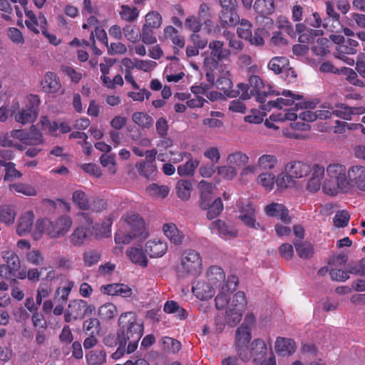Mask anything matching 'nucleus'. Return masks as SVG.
I'll return each instance as SVG.
<instances>
[{"label": "nucleus", "mask_w": 365, "mask_h": 365, "mask_svg": "<svg viewBox=\"0 0 365 365\" xmlns=\"http://www.w3.org/2000/svg\"><path fill=\"white\" fill-rule=\"evenodd\" d=\"M119 329L117 331L118 348L112 354V358L118 359L126 354L134 352L143 334V324L137 320L133 312L123 313L118 319Z\"/></svg>", "instance_id": "nucleus-1"}, {"label": "nucleus", "mask_w": 365, "mask_h": 365, "mask_svg": "<svg viewBox=\"0 0 365 365\" xmlns=\"http://www.w3.org/2000/svg\"><path fill=\"white\" fill-rule=\"evenodd\" d=\"M72 224V220L69 216L63 215L53 221L47 218L38 220L36 228L39 232L45 233L51 238H59L69 231Z\"/></svg>", "instance_id": "nucleus-2"}, {"label": "nucleus", "mask_w": 365, "mask_h": 365, "mask_svg": "<svg viewBox=\"0 0 365 365\" xmlns=\"http://www.w3.org/2000/svg\"><path fill=\"white\" fill-rule=\"evenodd\" d=\"M202 269V258L199 252L194 250H187L182 253L180 263L176 269L179 277L198 275Z\"/></svg>", "instance_id": "nucleus-3"}, {"label": "nucleus", "mask_w": 365, "mask_h": 365, "mask_svg": "<svg viewBox=\"0 0 365 365\" xmlns=\"http://www.w3.org/2000/svg\"><path fill=\"white\" fill-rule=\"evenodd\" d=\"M210 49V57L205 59V65L210 70L213 71L217 68L219 62L227 60L230 56L229 49L224 47V42L221 41H212L209 43Z\"/></svg>", "instance_id": "nucleus-4"}, {"label": "nucleus", "mask_w": 365, "mask_h": 365, "mask_svg": "<svg viewBox=\"0 0 365 365\" xmlns=\"http://www.w3.org/2000/svg\"><path fill=\"white\" fill-rule=\"evenodd\" d=\"M249 85L252 96L261 105L267 102L268 96L279 95V93L272 90L269 85H265L258 76H251L249 78Z\"/></svg>", "instance_id": "nucleus-5"}, {"label": "nucleus", "mask_w": 365, "mask_h": 365, "mask_svg": "<svg viewBox=\"0 0 365 365\" xmlns=\"http://www.w3.org/2000/svg\"><path fill=\"white\" fill-rule=\"evenodd\" d=\"M236 351L239 358L242 361H248L252 356H263L267 353V345L261 339H255L252 344L250 349L248 344H235Z\"/></svg>", "instance_id": "nucleus-6"}, {"label": "nucleus", "mask_w": 365, "mask_h": 365, "mask_svg": "<svg viewBox=\"0 0 365 365\" xmlns=\"http://www.w3.org/2000/svg\"><path fill=\"white\" fill-rule=\"evenodd\" d=\"M26 108L16 114L15 120L22 124L33 123L37 118L40 98L37 95L31 94L27 97Z\"/></svg>", "instance_id": "nucleus-7"}, {"label": "nucleus", "mask_w": 365, "mask_h": 365, "mask_svg": "<svg viewBox=\"0 0 365 365\" xmlns=\"http://www.w3.org/2000/svg\"><path fill=\"white\" fill-rule=\"evenodd\" d=\"M2 257L6 264L0 265V275L4 278H10L11 275H16V272L21 267L18 255L13 251L6 250L2 252Z\"/></svg>", "instance_id": "nucleus-8"}, {"label": "nucleus", "mask_w": 365, "mask_h": 365, "mask_svg": "<svg viewBox=\"0 0 365 365\" xmlns=\"http://www.w3.org/2000/svg\"><path fill=\"white\" fill-rule=\"evenodd\" d=\"M222 11L220 14L221 21L228 26H234L239 21L236 12V0H220Z\"/></svg>", "instance_id": "nucleus-9"}, {"label": "nucleus", "mask_w": 365, "mask_h": 365, "mask_svg": "<svg viewBox=\"0 0 365 365\" xmlns=\"http://www.w3.org/2000/svg\"><path fill=\"white\" fill-rule=\"evenodd\" d=\"M122 220L126 225V229L134 237L141 236L145 230V222L142 217L136 213L128 212L122 217Z\"/></svg>", "instance_id": "nucleus-10"}, {"label": "nucleus", "mask_w": 365, "mask_h": 365, "mask_svg": "<svg viewBox=\"0 0 365 365\" xmlns=\"http://www.w3.org/2000/svg\"><path fill=\"white\" fill-rule=\"evenodd\" d=\"M326 12L329 19H324L322 24L323 27L332 33L340 32L342 29V25L340 22V16L335 11L332 2L327 1L326 3Z\"/></svg>", "instance_id": "nucleus-11"}, {"label": "nucleus", "mask_w": 365, "mask_h": 365, "mask_svg": "<svg viewBox=\"0 0 365 365\" xmlns=\"http://www.w3.org/2000/svg\"><path fill=\"white\" fill-rule=\"evenodd\" d=\"M349 184L356 186L358 189L365 191V167L354 165L347 172Z\"/></svg>", "instance_id": "nucleus-12"}, {"label": "nucleus", "mask_w": 365, "mask_h": 365, "mask_svg": "<svg viewBox=\"0 0 365 365\" xmlns=\"http://www.w3.org/2000/svg\"><path fill=\"white\" fill-rule=\"evenodd\" d=\"M329 178L338 182L342 187H349L346 178V168L339 163L329 165L327 168Z\"/></svg>", "instance_id": "nucleus-13"}, {"label": "nucleus", "mask_w": 365, "mask_h": 365, "mask_svg": "<svg viewBox=\"0 0 365 365\" xmlns=\"http://www.w3.org/2000/svg\"><path fill=\"white\" fill-rule=\"evenodd\" d=\"M282 95L291 98H278L276 101H268L267 103L261 105V108L266 111H269L272 108L282 109L284 106L292 105L295 99L301 98L299 95H294L290 91H284Z\"/></svg>", "instance_id": "nucleus-14"}, {"label": "nucleus", "mask_w": 365, "mask_h": 365, "mask_svg": "<svg viewBox=\"0 0 365 365\" xmlns=\"http://www.w3.org/2000/svg\"><path fill=\"white\" fill-rule=\"evenodd\" d=\"M285 172L294 178H302L311 170V165L308 161H289L284 166Z\"/></svg>", "instance_id": "nucleus-15"}, {"label": "nucleus", "mask_w": 365, "mask_h": 365, "mask_svg": "<svg viewBox=\"0 0 365 365\" xmlns=\"http://www.w3.org/2000/svg\"><path fill=\"white\" fill-rule=\"evenodd\" d=\"M83 299H73L69 302L68 309L64 313V320L66 322H71L72 320L83 319Z\"/></svg>", "instance_id": "nucleus-16"}, {"label": "nucleus", "mask_w": 365, "mask_h": 365, "mask_svg": "<svg viewBox=\"0 0 365 365\" xmlns=\"http://www.w3.org/2000/svg\"><path fill=\"white\" fill-rule=\"evenodd\" d=\"M296 31L299 34L298 40L302 43H312L316 37L322 35L320 30L307 28L303 24H297Z\"/></svg>", "instance_id": "nucleus-17"}, {"label": "nucleus", "mask_w": 365, "mask_h": 365, "mask_svg": "<svg viewBox=\"0 0 365 365\" xmlns=\"http://www.w3.org/2000/svg\"><path fill=\"white\" fill-rule=\"evenodd\" d=\"M230 77V72L226 71L217 79L216 85L217 88L222 91L224 95L229 98H235L238 96L239 92L232 89L233 84Z\"/></svg>", "instance_id": "nucleus-18"}, {"label": "nucleus", "mask_w": 365, "mask_h": 365, "mask_svg": "<svg viewBox=\"0 0 365 365\" xmlns=\"http://www.w3.org/2000/svg\"><path fill=\"white\" fill-rule=\"evenodd\" d=\"M163 231L165 235L169 239L171 243L180 245L182 244L185 239L184 233L180 231L175 224L166 223L163 226Z\"/></svg>", "instance_id": "nucleus-19"}, {"label": "nucleus", "mask_w": 365, "mask_h": 365, "mask_svg": "<svg viewBox=\"0 0 365 365\" xmlns=\"http://www.w3.org/2000/svg\"><path fill=\"white\" fill-rule=\"evenodd\" d=\"M210 284L203 281L197 282L192 287V291L197 298L201 300H207L215 294V289Z\"/></svg>", "instance_id": "nucleus-20"}, {"label": "nucleus", "mask_w": 365, "mask_h": 365, "mask_svg": "<svg viewBox=\"0 0 365 365\" xmlns=\"http://www.w3.org/2000/svg\"><path fill=\"white\" fill-rule=\"evenodd\" d=\"M324 174V166L317 164L314 165L312 178L307 182V189L312 192H317L321 187V180Z\"/></svg>", "instance_id": "nucleus-21"}, {"label": "nucleus", "mask_w": 365, "mask_h": 365, "mask_svg": "<svg viewBox=\"0 0 365 365\" xmlns=\"http://www.w3.org/2000/svg\"><path fill=\"white\" fill-rule=\"evenodd\" d=\"M199 189L200 190V207L203 210H207L209 203L213 198L212 192L215 186L212 183L201 181L199 184Z\"/></svg>", "instance_id": "nucleus-22"}, {"label": "nucleus", "mask_w": 365, "mask_h": 365, "mask_svg": "<svg viewBox=\"0 0 365 365\" xmlns=\"http://www.w3.org/2000/svg\"><path fill=\"white\" fill-rule=\"evenodd\" d=\"M34 217L33 212L28 211L20 217L16 228V232L19 236H24L31 232L34 223Z\"/></svg>", "instance_id": "nucleus-23"}, {"label": "nucleus", "mask_w": 365, "mask_h": 365, "mask_svg": "<svg viewBox=\"0 0 365 365\" xmlns=\"http://www.w3.org/2000/svg\"><path fill=\"white\" fill-rule=\"evenodd\" d=\"M275 350L282 356L291 355L296 350L295 343L290 339L278 337L275 342Z\"/></svg>", "instance_id": "nucleus-24"}, {"label": "nucleus", "mask_w": 365, "mask_h": 365, "mask_svg": "<svg viewBox=\"0 0 365 365\" xmlns=\"http://www.w3.org/2000/svg\"><path fill=\"white\" fill-rule=\"evenodd\" d=\"M167 244L161 241L150 240L146 243L145 252L150 257H159L167 251Z\"/></svg>", "instance_id": "nucleus-25"}, {"label": "nucleus", "mask_w": 365, "mask_h": 365, "mask_svg": "<svg viewBox=\"0 0 365 365\" xmlns=\"http://www.w3.org/2000/svg\"><path fill=\"white\" fill-rule=\"evenodd\" d=\"M43 90L50 93H56L61 88V83L57 75L52 72H48L42 82Z\"/></svg>", "instance_id": "nucleus-26"}, {"label": "nucleus", "mask_w": 365, "mask_h": 365, "mask_svg": "<svg viewBox=\"0 0 365 365\" xmlns=\"http://www.w3.org/2000/svg\"><path fill=\"white\" fill-rule=\"evenodd\" d=\"M322 108L331 109L333 115L344 120H350L351 119L350 107L344 103H337L334 106H332L330 103H324Z\"/></svg>", "instance_id": "nucleus-27"}, {"label": "nucleus", "mask_w": 365, "mask_h": 365, "mask_svg": "<svg viewBox=\"0 0 365 365\" xmlns=\"http://www.w3.org/2000/svg\"><path fill=\"white\" fill-rule=\"evenodd\" d=\"M126 255L130 260L141 267H147L148 259L141 248L131 247L126 250Z\"/></svg>", "instance_id": "nucleus-28"}, {"label": "nucleus", "mask_w": 365, "mask_h": 365, "mask_svg": "<svg viewBox=\"0 0 365 365\" xmlns=\"http://www.w3.org/2000/svg\"><path fill=\"white\" fill-rule=\"evenodd\" d=\"M274 0H256L254 9L261 16L265 17L274 11Z\"/></svg>", "instance_id": "nucleus-29"}, {"label": "nucleus", "mask_w": 365, "mask_h": 365, "mask_svg": "<svg viewBox=\"0 0 365 365\" xmlns=\"http://www.w3.org/2000/svg\"><path fill=\"white\" fill-rule=\"evenodd\" d=\"M139 174L147 179L152 180L157 174V167L153 161H141L136 164Z\"/></svg>", "instance_id": "nucleus-30"}, {"label": "nucleus", "mask_w": 365, "mask_h": 365, "mask_svg": "<svg viewBox=\"0 0 365 365\" xmlns=\"http://www.w3.org/2000/svg\"><path fill=\"white\" fill-rule=\"evenodd\" d=\"M289 66V61L284 56H275L273 57L268 63V68L276 74H279L284 72V70L287 68Z\"/></svg>", "instance_id": "nucleus-31"}, {"label": "nucleus", "mask_w": 365, "mask_h": 365, "mask_svg": "<svg viewBox=\"0 0 365 365\" xmlns=\"http://www.w3.org/2000/svg\"><path fill=\"white\" fill-rule=\"evenodd\" d=\"M207 278L212 285L217 286L225 281V274L218 266H211L207 272Z\"/></svg>", "instance_id": "nucleus-32"}, {"label": "nucleus", "mask_w": 365, "mask_h": 365, "mask_svg": "<svg viewBox=\"0 0 365 365\" xmlns=\"http://www.w3.org/2000/svg\"><path fill=\"white\" fill-rule=\"evenodd\" d=\"M119 15L122 20L132 23L138 19L139 10L136 7L123 4L120 6Z\"/></svg>", "instance_id": "nucleus-33"}, {"label": "nucleus", "mask_w": 365, "mask_h": 365, "mask_svg": "<svg viewBox=\"0 0 365 365\" xmlns=\"http://www.w3.org/2000/svg\"><path fill=\"white\" fill-rule=\"evenodd\" d=\"M86 361L88 365H100L106 360V353L102 349L90 351L86 355Z\"/></svg>", "instance_id": "nucleus-34"}, {"label": "nucleus", "mask_w": 365, "mask_h": 365, "mask_svg": "<svg viewBox=\"0 0 365 365\" xmlns=\"http://www.w3.org/2000/svg\"><path fill=\"white\" fill-rule=\"evenodd\" d=\"M133 121L143 128H149L153 124L152 116L145 112H135L132 115Z\"/></svg>", "instance_id": "nucleus-35"}, {"label": "nucleus", "mask_w": 365, "mask_h": 365, "mask_svg": "<svg viewBox=\"0 0 365 365\" xmlns=\"http://www.w3.org/2000/svg\"><path fill=\"white\" fill-rule=\"evenodd\" d=\"M98 315L103 320H110L118 314L117 307L112 303H106L98 309Z\"/></svg>", "instance_id": "nucleus-36"}, {"label": "nucleus", "mask_w": 365, "mask_h": 365, "mask_svg": "<svg viewBox=\"0 0 365 365\" xmlns=\"http://www.w3.org/2000/svg\"><path fill=\"white\" fill-rule=\"evenodd\" d=\"M192 190V184L190 181L180 180L178 181L176 185V190L178 196L183 200H187L190 197Z\"/></svg>", "instance_id": "nucleus-37"}, {"label": "nucleus", "mask_w": 365, "mask_h": 365, "mask_svg": "<svg viewBox=\"0 0 365 365\" xmlns=\"http://www.w3.org/2000/svg\"><path fill=\"white\" fill-rule=\"evenodd\" d=\"M296 252L299 257L309 259L314 254L313 246L307 242H294Z\"/></svg>", "instance_id": "nucleus-38"}, {"label": "nucleus", "mask_w": 365, "mask_h": 365, "mask_svg": "<svg viewBox=\"0 0 365 365\" xmlns=\"http://www.w3.org/2000/svg\"><path fill=\"white\" fill-rule=\"evenodd\" d=\"M251 339L250 328L241 325L236 330L235 344H249Z\"/></svg>", "instance_id": "nucleus-39"}, {"label": "nucleus", "mask_w": 365, "mask_h": 365, "mask_svg": "<svg viewBox=\"0 0 365 365\" xmlns=\"http://www.w3.org/2000/svg\"><path fill=\"white\" fill-rule=\"evenodd\" d=\"M349 189V187H342L338 182L332 179L326 181L323 186L324 192L331 196L336 195L339 191L347 192Z\"/></svg>", "instance_id": "nucleus-40"}, {"label": "nucleus", "mask_w": 365, "mask_h": 365, "mask_svg": "<svg viewBox=\"0 0 365 365\" xmlns=\"http://www.w3.org/2000/svg\"><path fill=\"white\" fill-rule=\"evenodd\" d=\"M43 135L41 131L34 125H32L30 130L27 131L26 145H37L43 143Z\"/></svg>", "instance_id": "nucleus-41"}, {"label": "nucleus", "mask_w": 365, "mask_h": 365, "mask_svg": "<svg viewBox=\"0 0 365 365\" xmlns=\"http://www.w3.org/2000/svg\"><path fill=\"white\" fill-rule=\"evenodd\" d=\"M359 42L354 38H348L341 46H337V52L355 54L358 51Z\"/></svg>", "instance_id": "nucleus-42"}, {"label": "nucleus", "mask_w": 365, "mask_h": 365, "mask_svg": "<svg viewBox=\"0 0 365 365\" xmlns=\"http://www.w3.org/2000/svg\"><path fill=\"white\" fill-rule=\"evenodd\" d=\"M86 238V230L83 227L75 229L69 237L71 243L76 247L82 245Z\"/></svg>", "instance_id": "nucleus-43"}, {"label": "nucleus", "mask_w": 365, "mask_h": 365, "mask_svg": "<svg viewBox=\"0 0 365 365\" xmlns=\"http://www.w3.org/2000/svg\"><path fill=\"white\" fill-rule=\"evenodd\" d=\"M162 24V16L158 11H150L145 16L143 25L153 29H158Z\"/></svg>", "instance_id": "nucleus-44"}, {"label": "nucleus", "mask_w": 365, "mask_h": 365, "mask_svg": "<svg viewBox=\"0 0 365 365\" xmlns=\"http://www.w3.org/2000/svg\"><path fill=\"white\" fill-rule=\"evenodd\" d=\"M342 71L349 83L359 88H364L365 86L364 82L359 78V73L356 71L350 68H344Z\"/></svg>", "instance_id": "nucleus-45"}, {"label": "nucleus", "mask_w": 365, "mask_h": 365, "mask_svg": "<svg viewBox=\"0 0 365 365\" xmlns=\"http://www.w3.org/2000/svg\"><path fill=\"white\" fill-rule=\"evenodd\" d=\"M155 29L143 25L140 39L147 45L155 43L157 42V38L154 31Z\"/></svg>", "instance_id": "nucleus-46"}, {"label": "nucleus", "mask_w": 365, "mask_h": 365, "mask_svg": "<svg viewBox=\"0 0 365 365\" xmlns=\"http://www.w3.org/2000/svg\"><path fill=\"white\" fill-rule=\"evenodd\" d=\"M2 166L6 167V174L4 175V180H13L16 178H20L22 174L15 168V164L11 162L6 163V161H0Z\"/></svg>", "instance_id": "nucleus-47"}, {"label": "nucleus", "mask_w": 365, "mask_h": 365, "mask_svg": "<svg viewBox=\"0 0 365 365\" xmlns=\"http://www.w3.org/2000/svg\"><path fill=\"white\" fill-rule=\"evenodd\" d=\"M125 37L130 42L135 43L140 38V31L135 26L127 24L123 29Z\"/></svg>", "instance_id": "nucleus-48"}, {"label": "nucleus", "mask_w": 365, "mask_h": 365, "mask_svg": "<svg viewBox=\"0 0 365 365\" xmlns=\"http://www.w3.org/2000/svg\"><path fill=\"white\" fill-rule=\"evenodd\" d=\"M207 216L208 219H214L217 217L223 210V204L220 197L215 200V201L210 204L207 208Z\"/></svg>", "instance_id": "nucleus-49"}, {"label": "nucleus", "mask_w": 365, "mask_h": 365, "mask_svg": "<svg viewBox=\"0 0 365 365\" xmlns=\"http://www.w3.org/2000/svg\"><path fill=\"white\" fill-rule=\"evenodd\" d=\"M9 188L26 196H35L37 194L36 189L29 184L14 183L9 185Z\"/></svg>", "instance_id": "nucleus-50"}, {"label": "nucleus", "mask_w": 365, "mask_h": 365, "mask_svg": "<svg viewBox=\"0 0 365 365\" xmlns=\"http://www.w3.org/2000/svg\"><path fill=\"white\" fill-rule=\"evenodd\" d=\"M242 310L229 307L226 312V320L227 324L233 327L236 326L242 319Z\"/></svg>", "instance_id": "nucleus-51"}, {"label": "nucleus", "mask_w": 365, "mask_h": 365, "mask_svg": "<svg viewBox=\"0 0 365 365\" xmlns=\"http://www.w3.org/2000/svg\"><path fill=\"white\" fill-rule=\"evenodd\" d=\"M149 195L154 197H165L169 193V187L166 185H159L153 183L147 188Z\"/></svg>", "instance_id": "nucleus-52"}, {"label": "nucleus", "mask_w": 365, "mask_h": 365, "mask_svg": "<svg viewBox=\"0 0 365 365\" xmlns=\"http://www.w3.org/2000/svg\"><path fill=\"white\" fill-rule=\"evenodd\" d=\"M16 212L14 210L8 205L3 206L0 209V220L1 222L9 225L14 222Z\"/></svg>", "instance_id": "nucleus-53"}, {"label": "nucleus", "mask_w": 365, "mask_h": 365, "mask_svg": "<svg viewBox=\"0 0 365 365\" xmlns=\"http://www.w3.org/2000/svg\"><path fill=\"white\" fill-rule=\"evenodd\" d=\"M73 201L81 210H87L89 209V204L86 194L81 190H76L72 197Z\"/></svg>", "instance_id": "nucleus-54"}, {"label": "nucleus", "mask_w": 365, "mask_h": 365, "mask_svg": "<svg viewBox=\"0 0 365 365\" xmlns=\"http://www.w3.org/2000/svg\"><path fill=\"white\" fill-rule=\"evenodd\" d=\"M198 165L199 161H186L185 164L178 166V173L180 176L192 175Z\"/></svg>", "instance_id": "nucleus-55"}, {"label": "nucleus", "mask_w": 365, "mask_h": 365, "mask_svg": "<svg viewBox=\"0 0 365 365\" xmlns=\"http://www.w3.org/2000/svg\"><path fill=\"white\" fill-rule=\"evenodd\" d=\"M252 24L247 19H242L240 21V26L237 27V33L240 38L247 39L251 36Z\"/></svg>", "instance_id": "nucleus-56"}, {"label": "nucleus", "mask_w": 365, "mask_h": 365, "mask_svg": "<svg viewBox=\"0 0 365 365\" xmlns=\"http://www.w3.org/2000/svg\"><path fill=\"white\" fill-rule=\"evenodd\" d=\"M100 321L97 318H90L84 321L83 329L88 334H94L100 328Z\"/></svg>", "instance_id": "nucleus-57"}, {"label": "nucleus", "mask_w": 365, "mask_h": 365, "mask_svg": "<svg viewBox=\"0 0 365 365\" xmlns=\"http://www.w3.org/2000/svg\"><path fill=\"white\" fill-rule=\"evenodd\" d=\"M293 178H294L293 175L288 174L287 172L282 173L279 175L276 179L277 185L280 188L292 187L294 185Z\"/></svg>", "instance_id": "nucleus-58"}, {"label": "nucleus", "mask_w": 365, "mask_h": 365, "mask_svg": "<svg viewBox=\"0 0 365 365\" xmlns=\"http://www.w3.org/2000/svg\"><path fill=\"white\" fill-rule=\"evenodd\" d=\"M101 258V254L98 251L89 250L83 253V261L86 266L91 267L98 262Z\"/></svg>", "instance_id": "nucleus-59"}, {"label": "nucleus", "mask_w": 365, "mask_h": 365, "mask_svg": "<svg viewBox=\"0 0 365 365\" xmlns=\"http://www.w3.org/2000/svg\"><path fill=\"white\" fill-rule=\"evenodd\" d=\"M265 33L266 31L264 29L258 28L255 30L254 34L251 33V36L248 37L247 40H248L252 45L257 46H263L264 43L263 36Z\"/></svg>", "instance_id": "nucleus-60"}, {"label": "nucleus", "mask_w": 365, "mask_h": 365, "mask_svg": "<svg viewBox=\"0 0 365 365\" xmlns=\"http://www.w3.org/2000/svg\"><path fill=\"white\" fill-rule=\"evenodd\" d=\"M349 218L350 215L347 211H338L334 217V225L337 227H344L348 225Z\"/></svg>", "instance_id": "nucleus-61"}, {"label": "nucleus", "mask_w": 365, "mask_h": 365, "mask_svg": "<svg viewBox=\"0 0 365 365\" xmlns=\"http://www.w3.org/2000/svg\"><path fill=\"white\" fill-rule=\"evenodd\" d=\"M25 14L28 19L25 21V24L29 29L34 32L35 34H38L39 31L37 29L38 26V19L36 14L30 10H25Z\"/></svg>", "instance_id": "nucleus-62"}, {"label": "nucleus", "mask_w": 365, "mask_h": 365, "mask_svg": "<svg viewBox=\"0 0 365 365\" xmlns=\"http://www.w3.org/2000/svg\"><path fill=\"white\" fill-rule=\"evenodd\" d=\"M31 321L33 326L36 329H47V322L45 319L44 316L38 312V311L33 313L31 317Z\"/></svg>", "instance_id": "nucleus-63"}, {"label": "nucleus", "mask_w": 365, "mask_h": 365, "mask_svg": "<svg viewBox=\"0 0 365 365\" xmlns=\"http://www.w3.org/2000/svg\"><path fill=\"white\" fill-rule=\"evenodd\" d=\"M7 35L9 39L14 43L23 44L24 43V38L21 31L15 27H10L8 29Z\"/></svg>", "instance_id": "nucleus-64"}]
</instances>
